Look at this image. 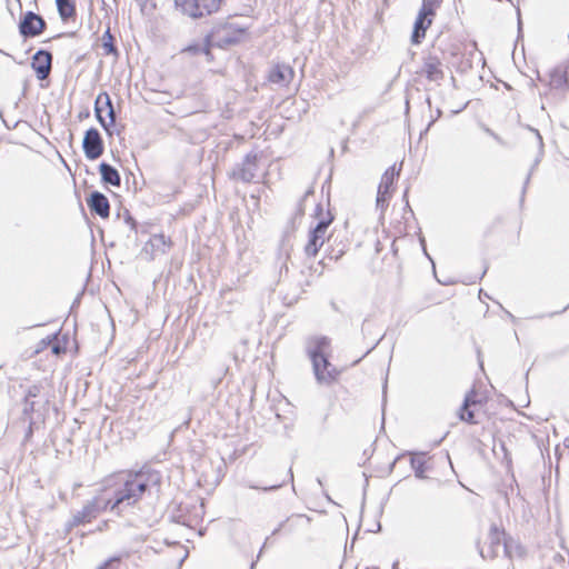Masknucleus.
Masks as SVG:
<instances>
[{
    "label": "nucleus",
    "instance_id": "obj_1",
    "mask_svg": "<svg viewBox=\"0 0 569 569\" xmlns=\"http://www.w3.org/2000/svg\"><path fill=\"white\" fill-rule=\"evenodd\" d=\"M157 481V476L149 472H138L128 475L126 480L121 482L112 493L104 490L101 495L94 497L91 501L83 506L82 510L73 515L72 519L67 523V529L90 522L98 515L110 508L122 511L123 508L134 505L146 492L151 482Z\"/></svg>",
    "mask_w": 569,
    "mask_h": 569
},
{
    "label": "nucleus",
    "instance_id": "obj_2",
    "mask_svg": "<svg viewBox=\"0 0 569 569\" xmlns=\"http://www.w3.org/2000/svg\"><path fill=\"white\" fill-rule=\"evenodd\" d=\"M330 341L326 337L313 338L308 346V353L312 360L317 380L322 383L332 381L338 372L328 361Z\"/></svg>",
    "mask_w": 569,
    "mask_h": 569
},
{
    "label": "nucleus",
    "instance_id": "obj_3",
    "mask_svg": "<svg viewBox=\"0 0 569 569\" xmlns=\"http://www.w3.org/2000/svg\"><path fill=\"white\" fill-rule=\"evenodd\" d=\"M222 0H173L174 11L182 17L199 20L218 12Z\"/></svg>",
    "mask_w": 569,
    "mask_h": 569
},
{
    "label": "nucleus",
    "instance_id": "obj_4",
    "mask_svg": "<svg viewBox=\"0 0 569 569\" xmlns=\"http://www.w3.org/2000/svg\"><path fill=\"white\" fill-rule=\"evenodd\" d=\"M399 176V170H396L395 166L390 167L385 171L381 177L380 184L377 192V208L383 211L391 198V188L396 178Z\"/></svg>",
    "mask_w": 569,
    "mask_h": 569
},
{
    "label": "nucleus",
    "instance_id": "obj_5",
    "mask_svg": "<svg viewBox=\"0 0 569 569\" xmlns=\"http://www.w3.org/2000/svg\"><path fill=\"white\" fill-rule=\"evenodd\" d=\"M330 222L331 220H322L310 231L309 240L305 247V251L308 257H316L319 249L326 242Z\"/></svg>",
    "mask_w": 569,
    "mask_h": 569
},
{
    "label": "nucleus",
    "instance_id": "obj_6",
    "mask_svg": "<svg viewBox=\"0 0 569 569\" xmlns=\"http://www.w3.org/2000/svg\"><path fill=\"white\" fill-rule=\"evenodd\" d=\"M82 148L89 160H96L103 153V142L96 128H90L86 131Z\"/></svg>",
    "mask_w": 569,
    "mask_h": 569
},
{
    "label": "nucleus",
    "instance_id": "obj_7",
    "mask_svg": "<svg viewBox=\"0 0 569 569\" xmlns=\"http://www.w3.org/2000/svg\"><path fill=\"white\" fill-rule=\"evenodd\" d=\"M96 116L101 126L108 130L109 126L114 122V110L108 93H100L96 100Z\"/></svg>",
    "mask_w": 569,
    "mask_h": 569
},
{
    "label": "nucleus",
    "instance_id": "obj_8",
    "mask_svg": "<svg viewBox=\"0 0 569 569\" xmlns=\"http://www.w3.org/2000/svg\"><path fill=\"white\" fill-rule=\"evenodd\" d=\"M44 27V20L40 16L29 11L20 22L19 30L23 37H37L43 31Z\"/></svg>",
    "mask_w": 569,
    "mask_h": 569
},
{
    "label": "nucleus",
    "instance_id": "obj_9",
    "mask_svg": "<svg viewBox=\"0 0 569 569\" xmlns=\"http://www.w3.org/2000/svg\"><path fill=\"white\" fill-rule=\"evenodd\" d=\"M257 154H247L241 166L233 169L232 177L244 182H251L257 176Z\"/></svg>",
    "mask_w": 569,
    "mask_h": 569
},
{
    "label": "nucleus",
    "instance_id": "obj_10",
    "mask_svg": "<svg viewBox=\"0 0 569 569\" xmlns=\"http://www.w3.org/2000/svg\"><path fill=\"white\" fill-rule=\"evenodd\" d=\"M171 247V242L164 234H153L144 244L143 251L149 253L151 258L166 254Z\"/></svg>",
    "mask_w": 569,
    "mask_h": 569
},
{
    "label": "nucleus",
    "instance_id": "obj_11",
    "mask_svg": "<svg viewBox=\"0 0 569 569\" xmlns=\"http://www.w3.org/2000/svg\"><path fill=\"white\" fill-rule=\"evenodd\" d=\"M51 53L44 50H39L32 58V68L37 73L38 79L44 80L51 70Z\"/></svg>",
    "mask_w": 569,
    "mask_h": 569
},
{
    "label": "nucleus",
    "instance_id": "obj_12",
    "mask_svg": "<svg viewBox=\"0 0 569 569\" xmlns=\"http://www.w3.org/2000/svg\"><path fill=\"white\" fill-rule=\"evenodd\" d=\"M481 402L482 400L478 397V393L475 390H471L469 393H467L462 408L460 409V419L469 423H477L475 420V410L471 408L480 406Z\"/></svg>",
    "mask_w": 569,
    "mask_h": 569
},
{
    "label": "nucleus",
    "instance_id": "obj_13",
    "mask_svg": "<svg viewBox=\"0 0 569 569\" xmlns=\"http://www.w3.org/2000/svg\"><path fill=\"white\" fill-rule=\"evenodd\" d=\"M422 73L428 80L438 82L443 79L442 63L439 58L429 56L425 59Z\"/></svg>",
    "mask_w": 569,
    "mask_h": 569
},
{
    "label": "nucleus",
    "instance_id": "obj_14",
    "mask_svg": "<svg viewBox=\"0 0 569 569\" xmlns=\"http://www.w3.org/2000/svg\"><path fill=\"white\" fill-rule=\"evenodd\" d=\"M433 17L435 16H431L422 10H419L418 17L415 21L412 33L413 43H419L420 40L425 38L426 31L431 26Z\"/></svg>",
    "mask_w": 569,
    "mask_h": 569
},
{
    "label": "nucleus",
    "instance_id": "obj_15",
    "mask_svg": "<svg viewBox=\"0 0 569 569\" xmlns=\"http://www.w3.org/2000/svg\"><path fill=\"white\" fill-rule=\"evenodd\" d=\"M295 76L293 69L288 64H277L269 72V81L276 84H287Z\"/></svg>",
    "mask_w": 569,
    "mask_h": 569
},
{
    "label": "nucleus",
    "instance_id": "obj_16",
    "mask_svg": "<svg viewBox=\"0 0 569 569\" xmlns=\"http://www.w3.org/2000/svg\"><path fill=\"white\" fill-rule=\"evenodd\" d=\"M88 206L101 218H107L109 216V201L104 194L98 191L91 193L90 199L88 200Z\"/></svg>",
    "mask_w": 569,
    "mask_h": 569
},
{
    "label": "nucleus",
    "instance_id": "obj_17",
    "mask_svg": "<svg viewBox=\"0 0 569 569\" xmlns=\"http://www.w3.org/2000/svg\"><path fill=\"white\" fill-rule=\"evenodd\" d=\"M488 540L490 543L489 557L497 556L501 550H505V532L499 529L496 525H492L488 533Z\"/></svg>",
    "mask_w": 569,
    "mask_h": 569
},
{
    "label": "nucleus",
    "instance_id": "obj_18",
    "mask_svg": "<svg viewBox=\"0 0 569 569\" xmlns=\"http://www.w3.org/2000/svg\"><path fill=\"white\" fill-rule=\"evenodd\" d=\"M548 86L550 89L556 90H568L569 83L566 76V70L561 67H557L549 73Z\"/></svg>",
    "mask_w": 569,
    "mask_h": 569
},
{
    "label": "nucleus",
    "instance_id": "obj_19",
    "mask_svg": "<svg viewBox=\"0 0 569 569\" xmlns=\"http://www.w3.org/2000/svg\"><path fill=\"white\" fill-rule=\"evenodd\" d=\"M99 170H100L102 180L106 183H109V184L116 186V187L120 186V176L113 167H111L108 163L102 162L99 166Z\"/></svg>",
    "mask_w": 569,
    "mask_h": 569
},
{
    "label": "nucleus",
    "instance_id": "obj_20",
    "mask_svg": "<svg viewBox=\"0 0 569 569\" xmlns=\"http://www.w3.org/2000/svg\"><path fill=\"white\" fill-rule=\"evenodd\" d=\"M58 12L62 20L72 18L76 14L73 0H56Z\"/></svg>",
    "mask_w": 569,
    "mask_h": 569
},
{
    "label": "nucleus",
    "instance_id": "obj_21",
    "mask_svg": "<svg viewBox=\"0 0 569 569\" xmlns=\"http://www.w3.org/2000/svg\"><path fill=\"white\" fill-rule=\"evenodd\" d=\"M411 467L415 470L416 477L423 479L426 471V458L423 455H416L411 458Z\"/></svg>",
    "mask_w": 569,
    "mask_h": 569
},
{
    "label": "nucleus",
    "instance_id": "obj_22",
    "mask_svg": "<svg viewBox=\"0 0 569 569\" xmlns=\"http://www.w3.org/2000/svg\"><path fill=\"white\" fill-rule=\"evenodd\" d=\"M442 0H422L420 10L435 16L436 10L439 8Z\"/></svg>",
    "mask_w": 569,
    "mask_h": 569
},
{
    "label": "nucleus",
    "instance_id": "obj_23",
    "mask_svg": "<svg viewBox=\"0 0 569 569\" xmlns=\"http://www.w3.org/2000/svg\"><path fill=\"white\" fill-rule=\"evenodd\" d=\"M102 48L107 54L116 52V48L112 44V36L109 30H107L102 37Z\"/></svg>",
    "mask_w": 569,
    "mask_h": 569
},
{
    "label": "nucleus",
    "instance_id": "obj_24",
    "mask_svg": "<svg viewBox=\"0 0 569 569\" xmlns=\"http://www.w3.org/2000/svg\"><path fill=\"white\" fill-rule=\"evenodd\" d=\"M184 51L193 53V54L202 53L207 57L210 56V50H209V47L207 43L189 46L184 49Z\"/></svg>",
    "mask_w": 569,
    "mask_h": 569
},
{
    "label": "nucleus",
    "instance_id": "obj_25",
    "mask_svg": "<svg viewBox=\"0 0 569 569\" xmlns=\"http://www.w3.org/2000/svg\"><path fill=\"white\" fill-rule=\"evenodd\" d=\"M284 482H286V479H283L280 483L272 485L269 487H263L262 490L268 491V490H273V489L280 488Z\"/></svg>",
    "mask_w": 569,
    "mask_h": 569
},
{
    "label": "nucleus",
    "instance_id": "obj_26",
    "mask_svg": "<svg viewBox=\"0 0 569 569\" xmlns=\"http://www.w3.org/2000/svg\"><path fill=\"white\" fill-rule=\"evenodd\" d=\"M52 352L54 355H60L63 351V348L60 347L58 343H54L51 348Z\"/></svg>",
    "mask_w": 569,
    "mask_h": 569
},
{
    "label": "nucleus",
    "instance_id": "obj_27",
    "mask_svg": "<svg viewBox=\"0 0 569 569\" xmlns=\"http://www.w3.org/2000/svg\"><path fill=\"white\" fill-rule=\"evenodd\" d=\"M40 345H41V348H44V347H47V346L51 345V338H50V337H48V338H46V339H42V340L40 341Z\"/></svg>",
    "mask_w": 569,
    "mask_h": 569
},
{
    "label": "nucleus",
    "instance_id": "obj_28",
    "mask_svg": "<svg viewBox=\"0 0 569 569\" xmlns=\"http://www.w3.org/2000/svg\"><path fill=\"white\" fill-rule=\"evenodd\" d=\"M28 395L31 397H36L37 396L36 389L34 390L30 389Z\"/></svg>",
    "mask_w": 569,
    "mask_h": 569
},
{
    "label": "nucleus",
    "instance_id": "obj_29",
    "mask_svg": "<svg viewBox=\"0 0 569 569\" xmlns=\"http://www.w3.org/2000/svg\"><path fill=\"white\" fill-rule=\"evenodd\" d=\"M565 446L569 447V437L565 439Z\"/></svg>",
    "mask_w": 569,
    "mask_h": 569
},
{
    "label": "nucleus",
    "instance_id": "obj_30",
    "mask_svg": "<svg viewBox=\"0 0 569 569\" xmlns=\"http://www.w3.org/2000/svg\"><path fill=\"white\" fill-rule=\"evenodd\" d=\"M287 477H288V478H290V479H292V472H291V470H289V471H288Z\"/></svg>",
    "mask_w": 569,
    "mask_h": 569
},
{
    "label": "nucleus",
    "instance_id": "obj_31",
    "mask_svg": "<svg viewBox=\"0 0 569 569\" xmlns=\"http://www.w3.org/2000/svg\"><path fill=\"white\" fill-rule=\"evenodd\" d=\"M539 141L541 142V136L536 131Z\"/></svg>",
    "mask_w": 569,
    "mask_h": 569
}]
</instances>
